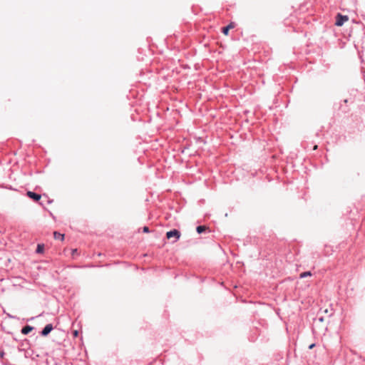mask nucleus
Returning <instances> with one entry per match:
<instances>
[{
	"instance_id": "10",
	"label": "nucleus",
	"mask_w": 365,
	"mask_h": 365,
	"mask_svg": "<svg viewBox=\"0 0 365 365\" xmlns=\"http://www.w3.org/2000/svg\"><path fill=\"white\" fill-rule=\"evenodd\" d=\"M308 276H312L311 272H304L300 274V278H304Z\"/></svg>"
},
{
	"instance_id": "13",
	"label": "nucleus",
	"mask_w": 365,
	"mask_h": 365,
	"mask_svg": "<svg viewBox=\"0 0 365 365\" xmlns=\"http://www.w3.org/2000/svg\"><path fill=\"white\" fill-rule=\"evenodd\" d=\"M314 346H315V344H311V345L309 346V349H312Z\"/></svg>"
},
{
	"instance_id": "12",
	"label": "nucleus",
	"mask_w": 365,
	"mask_h": 365,
	"mask_svg": "<svg viewBox=\"0 0 365 365\" xmlns=\"http://www.w3.org/2000/svg\"><path fill=\"white\" fill-rule=\"evenodd\" d=\"M73 336H74V337H77V336H78V331H77V330H74V331H73Z\"/></svg>"
},
{
	"instance_id": "8",
	"label": "nucleus",
	"mask_w": 365,
	"mask_h": 365,
	"mask_svg": "<svg viewBox=\"0 0 365 365\" xmlns=\"http://www.w3.org/2000/svg\"><path fill=\"white\" fill-rule=\"evenodd\" d=\"M207 230V227H206V226H205V225H200V226L197 227V228H196V230H197V232L199 234H200V233H202V232H205V230Z\"/></svg>"
},
{
	"instance_id": "6",
	"label": "nucleus",
	"mask_w": 365,
	"mask_h": 365,
	"mask_svg": "<svg viewBox=\"0 0 365 365\" xmlns=\"http://www.w3.org/2000/svg\"><path fill=\"white\" fill-rule=\"evenodd\" d=\"M33 330V327L30 326H26L21 329V333L24 334H28Z\"/></svg>"
},
{
	"instance_id": "15",
	"label": "nucleus",
	"mask_w": 365,
	"mask_h": 365,
	"mask_svg": "<svg viewBox=\"0 0 365 365\" xmlns=\"http://www.w3.org/2000/svg\"><path fill=\"white\" fill-rule=\"evenodd\" d=\"M313 149L314 150H317V145H314Z\"/></svg>"
},
{
	"instance_id": "9",
	"label": "nucleus",
	"mask_w": 365,
	"mask_h": 365,
	"mask_svg": "<svg viewBox=\"0 0 365 365\" xmlns=\"http://www.w3.org/2000/svg\"><path fill=\"white\" fill-rule=\"evenodd\" d=\"M43 250H44V245H41V244L38 245L37 248H36V252L37 253H43Z\"/></svg>"
},
{
	"instance_id": "11",
	"label": "nucleus",
	"mask_w": 365,
	"mask_h": 365,
	"mask_svg": "<svg viewBox=\"0 0 365 365\" xmlns=\"http://www.w3.org/2000/svg\"><path fill=\"white\" fill-rule=\"evenodd\" d=\"M143 232H145V233L149 232V228H148V227H147V226L143 227Z\"/></svg>"
},
{
	"instance_id": "7",
	"label": "nucleus",
	"mask_w": 365,
	"mask_h": 365,
	"mask_svg": "<svg viewBox=\"0 0 365 365\" xmlns=\"http://www.w3.org/2000/svg\"><path fill=\"white\" fill-rule=\"evenodd\" d=\"M53 236H54V238L56 239V240H61V241L63 240L64 239V235L63 234H61L58 232H53Z\"/></svg>"
},
{
	"instance_id": "5",
	"label": "nucleus",
	"mask_w": 365,
	"mask_h": 365,
	"mask_svg": "<svg viewBox=\"0 0 365 365\" xmlns=\"http://www.w3.org/2000/svg\"><path fill=\"white\" fill-rule=\"evenodd\" d=\"M235 27V24L234 23H230L228 26L224 27L222 29V32L225 35H227L228 34V32H229V30L231 29H233Z\"/></svg>"
},
{
	"instance_id": "4",
	"label": "nucleus",
	"mask_w": 365,
	"mask_h": 365,
	"mask_svg": "<svg viewBox=\"0 0 365 365\" xmlns=\"http://www.w3.org/2000/svg\"><path fill=\"white\" fill-rule=\"evenodd\" d=\"M53 329V326L51 324H47L41 331V334L43 336H46Z\"/></svg>"
},
{
	"instance_id": "14",
	"label": "nucleus",
	"mask_w": 365,
	"mask_h": 365,
	"mask_svg": "<svg viewBox=\"0 0 365 365\" xmlns=\"http://www.w3.org/2000/svg\"><path fill=\"white\" fill-rule=\"evenodd\" d=\"M76 252H77V250H73V251H72V254L73 255L76 254Z\"/></svg>"
},
{
	"instance_id": "2",
	"label": "nucleus",
	"mask_w": 365,
	"mask_h": 365,
	"mask_svg": "<svg viewBox=\"0 0 365 365\" xmlns=\"http://www.w3.org/2000/svg\"><path fill=\"white\" fill-rule=\"evenodd\" d=\"M166 237L168 239L175 237L177 241L180 237V232L177 230H173L166 233Z\"/></svg>"
},
{
	"instance_id": "3",
	"label": "nucleus",
	"mask_w": 365,
	"mask_h": 365,
	"mask_svg": "<svg viewBox=\"0 0 365 365\" xmlns=\"http://www.w3.org/2000/svg\"><path fill=\"white\" fill-rule=\"evenodd\" d=\"M26 195L30 197L31 199L34 200L36 202H38L41 200V195L39 194H36L35 192H33L31 191H28L26 192Z\"/></svg>"
},
{
	"instance_id": "1",
	"label": "nucleus",
	"mask_w": 365,
	"mask_h": 365,
	"mask_svg": "<svg viewBox=\"0 0 365 365\" xmlns=\"http://www.w3.org/2000/svg\"><path fill=\"white\" fill-rule=\"evenodd\" d=\"M349 21L348 16H343L341 14H338L336 17L335 25L337 26H341L344 22Z\"/></svg>"
}]
</instances>
